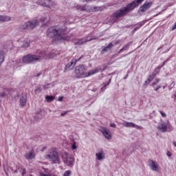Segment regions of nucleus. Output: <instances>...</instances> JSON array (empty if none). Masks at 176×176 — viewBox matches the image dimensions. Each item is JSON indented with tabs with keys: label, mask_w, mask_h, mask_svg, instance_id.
<instances>
[{
	"label": "nucleus",
	"mask_w": 176,
	"mask_h": 176,
	"mask_svg": "<svg viewBox=\"0 0 176 176\" xmlns=\"http://www.w3.org/2000/svg\"><path fill=\"white\" fill-rule=\"evenodd\" d=\"M36 53L37 54H29L24 56L22 59V63H23V64H35V63L42 61L43 58H54V57H56V53L54 52L47 54L46 51L37 50Z\"/></svg>",
	"instance_id": "f257e3e1"
},
{
	"label": "nucleus",
	"mask_w": 176,
	"mask_h": 176,
	"mask_svg": "<svg viewBox=\"0 0 176 176\" xmlns=\"http://www.w3.org/2000/svg\"><path fill=\"white\" fill-rule=\"evenodd\" d=\"M64 29H58L55 27H51L47 30V36L48 38H52L55 42H60V41L67 40V36H65Z\"/></svg>",
	"instance_id": "f03ea898"
},
{
	"label": "nucleus",
	"mask_w": 176,
	"mask_h": 176,
	"mask_svg": "<svg viewBox=\"0 0 176 176\" xmlns=\"http://www.w3.org/2000/svg\"><path fill=\"white\" fill-rule=\"evenodd\" d=\"M144 0H136L132 1L131 3L128 4L126 7H124L121 8L120 10L116 11L113 16L116 19L118 17H122L124 14H126V13H129L131 10H133V9H135V8H137L141 2H144Z\"/></svg>",
	"instance_id": "7ed1b4c3"
},
{
	"label": "nucleus",
	"mask_w": 176,
	"mask_h": 176,
	"mask_svg": "<svg viewBox=\"0 0 176 176\" xmlns=\"http://www.w3.org/2000/svg\"><path fill=\"white\" fill-rule=\"evenodd\" d=\"M39 25V21L36 19H33L28 21H26L23 25H19V31H24L28 30V31H32L36 27Z\"/></svg>",
	"instance_id": "20e7f679"
},
{
	"label": "nucleus",
	"mask_w": 176,
	"mask_h": 176,
	"mask_svg": "<svg viewBox=\"0 0 176 176\" xmlns=\"http://www.w3.org/2000/svg\"><path fill=\"white\" fill-rule=\"evenodd\" d=\"M76 9L77 10H80L82 12H100L101 10H104V7H90L89 6H80L77 5L76 6Z\"/></svg>",
	"instance_id": "39448f33"
},
{
	"label": "nucleus",
	"mask_w": 176,
	"mask_h": 176,
	"mask_svg": "<svg viewBox=\"0 0 176 176\" xmlns=\"http://www.w3.org/2000/svg\"><path fill=\"white\" fill-rule=\"evenodd\" d=\"M157 129L161 133H167L173 131V126L171 125V124H170L169 121H167L166 122H162L158 124Z\"/></svg>",
	"instance_id": "423d86ee"
},
{
	"label": "nucleus",
	"mask_w": 176,
	"mask_h": 176,
	"mask_svg": "<svg viewBox=\"0 0 176 176\" xmlns=\"http://www.w3.org/2000/svg\"><path fill=\"white\" fill-rule=\"evenodd\" d=\"M61 157L63 163L67 166L72 167V166L75 164V158H74V157L68 154L67 152L62 153Z\"/></svg>",
	"instance_id": "0eeeda50"
},
{
	"label": "nucleus",
	"mask_w": 176,
	"mask_h": 176,
	"mask_svg": "<svg viewBox=\"0 0 176 176\" xmlns=\"http://www.w3.org/2000/svg\"><path fill=\"white\" fill-rule=\"evenodd\" d=\"M87 69L83 65L76 66L75 74L76 78H87Z\"/></svg>",
	"instance_id": "6e6552de"
},
{
	"label": "nucleus",
	"mask_w": 176,
	"mask_h": 176,
	"mask_svg": "<svg viewBox=\"0 0 176 176\" xmlns=\"http://www.w3.org/2000/svg\"><path fill=\"white\" fill-rule=\"evenodd\" d=\"M49 160L52 162L54 164H60L61 163V160H60V157L58 156V153L56 151V150L50 151L49 155H47Z\"/></svg>",
	"instance_id": "1a4fd4ad"
},
{
	"label": "nucleus",
	"mask_w": 176,
	"mask_h": 176,
	"mask_svg": "<svg viewBox=\"0 0 176 176\" xmlns=\"http://www.w3.org/2000/svg\"><path fill=\"white\" fill-rule=\"evenodd\" d=\"M38 3L41 6H44V8H53V6H56V2L52 1V0H38Z\"/></svg>",
	"instance_id": "9d476101"
},
{
	"label": "nucleus",
	"mask_w": 176,
	"mask_h": 176,
	"mask_svg": "<svg viewBox=\"0 0 176 176\" xmlns=\"http://www.w3.org/2000/svg\"><path fill=\"white\" fill-rule=\"evenodd\" d=\"M99 131L102 133L106 140H112V133H111V131H109L107 127L101 126L99 129Z\"/></svg>",
	"instance_id": "9b49d317"
},
{
	"label": "nucleus",
	"mask_w": 176,
	"mask_h": 176,
	"mask_svg": "<svg viewBox=\"0 0 176 176\" xmlns=\"http://www.w3.org/2000/svg\"><path fill=\"white\" fill-rule=\"evenodd\" d=\"M96 39V36H87V38H80L75 43L76 45H83V43H86V42H90V41H94Z\"/></svg>",
	"instance_id": "f8f14e48"
},
{
	"label": "nucleus",
	"mask_w": 176,
	"mask_h": 176,
	"mask_svg": "<svg viewBox=\"0 0 176 176\" xmlns=\"http://www.w3.org/2000/svg\"><path fill=\"white\" fill-rule=\"evenodd\" d=\"M27 105V94L23 93L19 97V107L24 108Z\"/></svg>",
	"instance_id": "ddd939ff"
},
{
	"label": "nucleus",
	"mask_w": 176,
	"mask_h": 176,
	"mask_svg": "<svg viewBox=\"0 0 176 176\" xmlns=\"http://www.w3.org/2000/svg\"><path fill=\"white\" fill-rule=\"evenodd\" d=\"M149 167L151 171H159V164L157 162L151 160L149 162Z\"/></svg>",
	"instance_id": "4468645a"
},
{
	"label": "nucleus",
	"mask_w": 176,
	"mask_h": 176,
	"mask_svg": "<svg viewBox=\"0 0 176 176\" xmlns=\"http://www.w3.org/2000/svg\"><path fill=\"white\" fill-rule=\"evenodd\" d=\"M122 125L124 127H133V129H142V126H140L133 122H124Z\"/></svg>",
	"instance_id": "2eb2a0df"
},
{
	"label": "nucleus",
	"mask_w": 176,
	"mask_h": 176,
	"mask_svg": "<svg viewBox=\"0 0 176 176\" xmlns=\"http://www.w3.org/2000/svg\"><path fill=\"white\" fill-rule=\"evenodd\" d=\"M97 160H102L105 159V153L102 149L98 150V151L96 153Z\"/></svg>",
	"instance_id": "dca6fc26"
},
{
	"label": "nucleus",
	"mask_w": 176,
	"mask_h": 176,
	"mask_svg": "<svg viewBox=\"0 0 176 176\" xmlns=\"http://www.w3.org/2000/svg\"><path fill=\"white\" fill-rule=\"evenodd\" d=\"M30 43H31L30 39L25 38L23 41H21L20 45L23 49H27V47H30Z\"/></svg>",
	"instance_id": "f3484780"
},
{
	"label": "nucleus",
	"mask_w": 176,
	"mask_h": 176,
	"mask_svg": "<svg viewBox=\"0 0 176 176\" xmlns=\"http://www.w3.org/2000/svg\"><path fill=\"white\" fill-rule=\"evenodd\" d=\"M25 157L27 159V160H32V159L35 157V152H34V150L26 153Z\"/></svg>",
	"instance_id": "a211bd4d"
},
{
	"label": "nucleus",
	"mask_w": 176,
	"mask_h": 176,
	"mask_svg": "<svg viewBox=\"0 0 176 176\" xmlns=\"http://www.w3.org/2000/svg\"><path fill=\"white\" fill-rule=\"evenodd\" d=\"M80 58H82V57H80L78 60H76V58L72 59L71 62L66 65V69H68L72 67H75V65H76V62L79 61Z\"/></svg>",
	"instance_id": "6ab92c4d"
},
{
	"label": "nucleus",
	"mask_w": 176,
	"mask_h": 176,
	"mask_svg": "<svg viewBox=\"0 0 176 176\" xmlns=\"http://www.w3.org/2000/svg\"><path fill=\"white\" fill-rule=\"evenodd\" d=\"M100 68L96 67L95 69L90 70L89 72H87V78L89 76H91L92 75H96V74H98L100 72Z\"/></svg>",
	"instance_id": "aec40b11"
},
{
	"label": "nucleus",
	"mask_w": 176,
	"mask_h": 176,
	"mask_svg": "<svg viewBox=\"0 0 176 176\" xmlns=\"http://www.w3.org/2000/svg\"><path fill=\"white\" fill-rule=\"evenodd\" d=\"M151 3H144L140 8V10L144 13V12H146L149 8H151L150 5Z\"/></svg>",
	"instance_id": "412c9836"
},
{
	"label": "nucleus",
	"mask_w": 176,
	"mask_h": 176,
	"mask_svg": "<svg viewBox=\"0 0 176 176\" xmlns=\"http://www.w3.org/2000/svg\"><path fill=\"white\" fill-rule=\"evenodd\" d=\"M12 20V17L7 15H0V23H6L8 21H10Z\"/></svg>",
	"instance_id": "4be33fe9"
},
{
	"label": "nucleus",
	"mask_w": 176,
	"mask_h": 176,
	"mask_svg": "<svg viewBox=\"0 0 176 176\" xmlns=\"http://www.w3.org/2000/svg\"><path fill=\"white\" fill-rule=\"evenodd\" d=\"M113 47V44H112V43H109L107 46L104 47L102 50L101 51L102 54H104V53H107V52H109V50H111V49Z\"/></svg>",
	"instance_id": "5701e85b"
},
{
	"label": "nucleus",
	"mask_w": 176,
	"mask_h": 176,
	"mask_svg": "<svg viewBox=\"0 0 176 176\" xmlns=\"http://www.w3.org/2000/svg\"><path fill=\"white\" fill-rule=\"evenodd\" d=\"M169 60H170V58H168L166 60L164 61L163 64L162 65L158 66L155 69L154 73H153V74H155V76L157 75V74H159L160 72V69H162V67L165 66L166 65V63H167Z\"/></svg>",
	"instance_id": "b1692460"
},
{
	"label": "nucleus",
	"mask_w": 176,
	"mask_h": 176,
	"mask_svg": "<svg viewBox=\"0 0 176 176\" xmlns=\"http://www.w3.org/2000/svg\"><path fill=\"white\" fill-rule=\"evenodd\" d=\"M3 61H5V52L0 51V65H2Z\"/></svg>",
	"instance_id": "393cba45"
},
{
	"label": "nucleus",
	"mask_w": 176,
	"mask_h": 176,
	"mask_svg": "<svg viewBox=\"0 0 176 176\" xmlns=\"http://www.w3.org/2000/svg\"><path fill=\"white\" fill-rule=\"evenodd\" d=\"M145 23L144 21L140 22V23H138L136 26L134 28L133 31H137L139 28H141L142 25H144Z\"/></svg>",
	"instance_id": "a878e982"
},
{
	"label": "nucleus",
	"mask_w": 176,
	"mask_h": 176,
	"mask_svg": "<svg viewBox=\"0 0 176 176\" xmlns=\"http://www.w3.org/2000/svg\"><path fill=\"white\" fill-rule=\"evenodd\" d=\"M156 76V74H152L151 75H149L148 78V83H151V82H152L153 80V79H155V77Z\"/></svg>",
	"instance_id": "bb28decb"
},
{
	"label": "nucleus",
	"mask_w": 176,
	"mask_h": 176,
	"mask_svg": "<svg viewBox=\"0 0 176 176\" xmlns=\"http://www.w3.org/2000/svg\"><path fill=\"white\" fill-rule=\"evenodd\" d=\"M45 100H47V102H52V101H54V96H47L45 97Z\"/></svg>",
	"instance_id": "cd10ccee"
},
{
	"label": "nucleus",
	"mask_w": 176,
	"mask_h": 176,
	"mask_svg": "<svg viewBox=\"0 0 176 176\" xmlns=\"http://www.w3.org/2000/svg\"><path fill=\"white\" fill-rule=\"evenodd\" d=\"M129 46H130V44H126L124 45V47L118 52V54H120L122 52H124V50H127L129 49Z\"/></svg>",
	"instance_id": "c85d7f7f"
},
{
	"label": "nucleus",
	"mask_w": 176,
	"mask_h": 176,
	"mask_svg": "<svg viewBox=\"0 0 176 176\" xmlns=\"http://www.w3.org/2000/svg\"><path fill=\"white\" fill-rule=\"evenodd\" d=\"M53 86H54L53 84H46L43 86V89L46 90V89H50V87H53Z\"/></svg>",
	"instance_id": "c756f323"
},
{
	"label": "nucleus",
	"mask_w": 176,
	"mask_h": 176,
	"mask_svg": "<svg viewBox=\"0 0 176 176\" xmlns=\"http://www.w3.org/2000/svg\"><path fill=\"white\" fill-rule=\"evenodd\" d=\"M109 83H111V79L109 80V82H108L103 86V87L101 88L102 91H104V90L107 89V86H109Z\"/></svg>",
	"instance_id": "7c9ffc66"
},
{
	"label": "nucleus",
	"mask_w": 176,
	"mask_h": 176,
	"mask_svg": "<svg viewBox=\"0 0 176 176\" xmlns=\"http://www.w3.org/2000/svg\"><path fill=\"white\" fill-rule=\"evenodd\" d=\"M15 63H16L15 67L17 65L18 66L21 65V64H22L21 59H18V60H15Z\"/></svg>",
	"instance_id": "2f4dec72"
},
{
	"label": "nucleus",
	"mask_w": 176,
	"mask_h": 176,
	"mask_svg": "<svg viewBox=\"0 0 176 176\" xmlns=\"http://www.w3.org/2000/svg\"><path fill=\"white\" fill-rule=\"evenodd\" d=\"M160 113L161 116H162V118H167V114H166V113H164V111H160Z\"/></svg>",
	"instance_id": "473e14b6"
},
{
	"label": "nucleus",
	"mask_w": 176,
	"mask_h": 176,
	"mask_svg": "<svg viewBox=\"0 0 176 176\" xmlns=\"http://www.w3.org/2000/svg\"><path fill=\"white\" fill-rule=\"evenodd\" d=\"M77 148H78V146H76V143L74 142L73 143V144L72 145V151H74Z\"/></svg>",
	"instance_id": "72a5a7b5"
},
{
	"label": "nucleus",
	"mask_w": 176,
	"mask_h": 176,
	"mask_svg": "<svg viewBox=\"0 0 176 176\" xmlns=\"http://www.w3.org/2000/svg\"><path fill=\"white\" fill-rule=\"evenodd\" d=\"M69 175H71V170H67L63 174V176H69Z\"/></svg>",
	"instance_id": "f704fd0d"
},
{
	"label": "nucleus",
	"mask_w": 176,
	"mask_h": 176,
	"mask_svg": "<svg viewBox=\"0 0 176 176\" xmlns=\"http://www.w3.org/2000/svg\"><path fill=\"white\" fill-rule=\"evenodd\" d=\"M160 82V78H157L156 81L153 82V86H156V85H157V83H159Z\"/></svg>",
	"instance_id": "c9c22d12"
},
{
	"label": "nucleus",
	"mask_w": 176,
	"mask_h": 176,
	"mask_svg": "<svg viewBox=\"0 0 176 176\" xmlns=\"http://www.w3.org/2000/svg\"><path fill=\"white\" fill-rule=\"evenodd\" d=\"M39 176H52V175L49 173H40Z\"/></svg>",
	"instance_id": "e433bc0d"
},
{
	"label": "nucleus",
	"mask_w": 176,
	"mask_h": 176,
	"mask_svg": "<svg viewBox=\"0 0 176 176\" xmlns=\"http://www.w3.org/2000/svg\"><path fill=\"white\" fill-rule=\"evenodd\" d=\"M41 91H42L41 88H38V89L34 90V93H36V94H38V93H41Z\"/></svg>",
	"instance_id": "4c0bfd02"
},
{
	"label": "nucleus",
	"mask_w": 176,
	"mask_h": 176,
	"mask_svg": "<svg viewBox=\"0 0 176 176\" xmlns=\"http://www.w3.org/2000/svg\"><path fill=\"white\" fill-rule=\"evenodd\" d=\"M46 20H47V18L43 16L40 19V21L43 22L45 21Z\"/></svg>",
	"instance_id": "58836bf2"
},
{
	"label": "nucleus",
	"mask_w": 176,
	"mask_h": 176,
	"mask_svg": "<svg viewBox=\"0 0 176 176\" xmlns=\"http://www.w3.org/2000/svg\"><path fill=\"white\" fill-rule=\"evenodd\" d=\"M166 155L168 156V157H171V156H173V154L171 153V152L167 151Z\"/></svg>",
	"instance_id": "ea45409f"
},
{
	"label": "nucleus",
	"mask_w": 176,
	"mask_h": 176,
	"mask_svg": "<svg viewBox=\"0 0 176 176\" xmlns=\"http://www.w3.org/2000/svg\"><path fill=\"white\" fill-rule=\"evenodd\" d=\"M110 127H113V129H116V124L115 123H111Z\"/></svg>",
	"instance_id": "a19ab883"
},
{
	"label": "nucleus",
	"mask_w": 176,
	"mask_h": 176,
	"mask_svg": "<svg viewBox=\"0 0 176 176\" xmlns=\"http://www.w3.org/2000/svg\"><path fill=\"white\" fill-rule=\"evenodd\" d=\"M172 31H174V30H176V22L175 23V24L172 26Z\"/></svg>",
	"instance_id": "79ce46f5"
},
{
	"label": "nucleus",
	"mask_w": 176,
	"mask_h": 176,
	"mask_svg": "<svg viewBox=\"0 0 176 176\" xmlns=\"http://www.w3.org/2000/svg\"><path fill=\"white\" fill-rule=\"evenodd\" d=\"M162 88V85H158L155 89V91H157L159 90V89H161Z\"/></svg>",
	"instance_id": "37998d69"
},
{
	"label": "nucleus",
	"mask_w": 176,
	"mask_h": 176,
	"mask_svg": "<svg viewBox=\"0 0 176 176\" xmlns=\"http://www.w3.org/2000/svg\"><path fill=\"white\" fill-rule=\"evenodd\" d=\"M25 173H26L25 168H23V169L22 170V175H23V176L25 175Z\"/></svg>",
	"instance_id": "c03bdc74"
},
{
	"label": "nucleus",
	"mask_w": 176,
	"mask_h": 176,
	"mask_svg": "<svg viewBox=\"0 0 176 176\" xmlns=\"http://www.w3.org/2000/svg\"><path fill=\"white\" fill-rule=\"evenodd\" d=\"M65 115H67V111L64 112V113H62L60 114V116H65Z\"/></svg>",
	"instance_id": "a18cd8bd"
},
{
	"label": "nucleus",
	"mask_w": 176,
	"mask_h": 176,
	"mask_svg": "<svg viewBox=\"0 0 176 176\" xmlns=\"http://www.w3.org/2000/svg\"><path fill=\"white\" fill-rule=\"evenodd\" d=\"M64 99V97H59L58 101H62Z\"/></svg>",
	"instance_id": "49530a36"
},
{
	"label": "nucleus",
	"mask_w": 176,
	"mask_h": 176,
	"mask_svg": "<svg viewBox=\"0 0 176 176\" xmlns=\"http://www.w3.org/2000/svg\"><path fill=\"white\" fill-rule=\"evenodd\" d=\"M173 144L174 145V146L176 147V142H175V141H173Z\"/></svg>",
	"instance_id": "de8ad7c7"
},
{
	"label": "nucleus",
	"mask_w": 176,
	"mask_h": 176,
	"mask_svg": "<svg viewBox=\"0 0 176 176\" xmlns=\"http://www.w3.org/2000/svg\"><path fill=\"white\" fill-rule=\"evenodd\" d=\"M5 96H6V94L3 93V94H2V96H3V97H5Z\"/></svg>",
	"instance_id": "09e8293b"
},
{
	"label": "nucleus",
	"mask_w": 176,
	"mask_h": 176,
	"mask_svg": "<svg viewBox=\"0 0 176 176\" xmlns=\"http://www.w3.org/2000/svg\"><path fill=\"white\" fill-rule=\"evenodd\" d=\"M90 0H84V2H89Z\"/></svg>",
	"instance_id": "8fccbe9b"
},
{
	"label": "nucleus",
	"mask_w": 176,
	"mask_h": 176,
	"mask_svg": "<svg viewBox=\"0 0 176 176\" xmlns=\"http://www.w3.org/2000/svg\"><path fill=\"white\" fill-rule=\"evenodd\" d=\"M118 43H119V41H117V42L116 43V45H118Z\"/></svg>",
	"instance_id": "3c124183"
},
{
	"label": "nucleus",
	"mask_w": 176,
	"mask_h": 176,
	"mask_svg": "<svg viewBox=\"0 0 176 176\" xmlns=\"http://www.w3.org/2000/svg\"><path fill=\"white\" fill-rule=\"evenodd\" d=\"M14 173H17V170H14Z\"/></svg>",
	"instance_id": "603ef678"
},
{
	"label": "nucleus",
	"mask_w": 176,
	"mask_h": 176,
	"mask_svg": "<svg viewBox=\"0 0 176 176\" xmlns=\"http://www.w3.org/2000/svg\"><path fill=\"white\" fill-rule=\"evenodd\" d=\"M161 47L158 49V50H160Z\"/></svg>",
	"instance_id": "864d4df0"
},
{
	"label": "nucleus",
	"mask_w": 176,
	"mask_h": 176,
	"mask_svg": "<svg viewBox=\"0 0 176 176\" xmlns=\"http://www.w3.org/2000/svg\"><path fill=\"white\" fill-rule=\"evenodd\" d=\"M39 75H41V74H38L37 76H39Z\"/></svg>",
	"instance_id": "5fc2aeb1"
},
{
	"label": "nucleus",
	"mask_w": 176,
	"mask_h": 176,
	"mask_svg": "<svg viewBox=\"0 0 176 176\" xmlns=\"http://www.w3.org/2000/svg\"><path fill=\"white\" fill-rule=\"evenodd\" d=\"M126 77L124 78V79H126Z\"/></svg>",
	"instance_id": "6e6d98bb"
},
{
	"label": "nucleus",
	"mask_w": 176,
	"mask_h": 176,
	"mask_svg": "<svg viewBox=\"0 0 176 176\" xmlns=\"http://www.w3.org/2000/svg\"><path fill=\"white\" fill-rule=\"evenodd\" d=\"M165 87H163V89H164Z\"/></svg>",
	"instance_id": "4d7b16f0"
}]
</instances>
